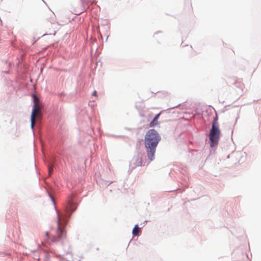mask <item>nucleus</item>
Wrapping results in <instances>:
<instances>
[{
  "label": "nucleus",
  "mask_w": 261,
  "mask_h": 261,
  "mask_svg": "<svg viewBox=\"0 0 261 261\" xmlns=\"http://www.w3.org/2000/svg\"><path fill=\"white\" fill-rule=\"evenodd\" d=\"M41 116V106L34 105L31 115V127L33 128L35 124L37 117Z\"/></svg>",
  "instance_id": "obj_5"
},
{
  "label": "nucleus",
  "mask_w": 261,
  "mask_h": 261,
  "mask_svg": "<svg viewBox=\"0 0 261 261\" xmlns=\"http://www.w3.org/2000/svg\"><path fill=\"white\" fill-rule=\"evenodd\" d=\"M52 170H53V167H49L48 168V172H49V174H50Z\"/></svg>",
  "instance_id": "obj_9"
},
{
  "label": "nucleus",
  "mask_w": 261,
  "mask_h": 261,
  "mask_svg": "<svg viewBox=\"0 0 261 261\" xmlns=\"http://www.w3.org/2000/svg\"><path fill=\"white\" fill-rule=\"evenodd\" d=\"M160 116V113L157 114L153 120L149 123V126L150 127H153L158 124V119L159 118V117Z\"/></svg>",
  "instance_id": "obj_6"
},
{
  "label": "nucleus",
  "mask_w": 261,
  "mask_h": 261,
  "mask_svg": "<svg viewBox=\"0 0 261 261\" xmlns=\"http://www.w3.org/2000/svg\"><path fill=\"white\" fill-rule=\"evenodd\" d=\"M141 165V162L140 161H139V163L138 164V166H140Z\"/></svg>",
  "instance_id": "obj_11"
},
{
  "label": "nucleus",
  "mask_w": 261,
  "mask_h": 261,
  "mask_svg": "<svg viewBox=\"0 0 261 261\" xmlns=\"http://www.w3.org/2000/svg\"><path fill=\"white\" fill-rule=\"evenodd\" d=\"M34 105L40 106L39 99L35 95L33 96Z\"/></svg>",
  "instance_id": "obj_8"
},
{
  "label": "nucleus",
  "mask_w": 261,
  "mask_h": 261,
  "mask_svg": "<svg viewBox=\"0 0 261 261\" xmlns=\"http://www.w3.org/2000/svg\"><path fill=\"white\" fill-rule=\"evenodd\" d=\"M92 95L93 96H97V94H96V91H94L92 93Z\"/></svg>",
  "instance_id": "obj_10"
},
{
  "label": "nucleus",
  "mask_w": 261,
  "mask_h": 261,
  "mask_svg": "<svg viewBox=\"0 0 261 261\" xmlns=\"http://www.w3.org/2000/svg\"><path fill=\"white\" fill-rule=\"evenodd\" d=\"M217 120L218 118L216 116L215 117L212 123V128L210 132L209 137L211 141L210 146L212 147L217 145L221 134Z\"/></svg>",
  "instance_id": "obj_3"
},
{
  "label": "nucleus",
  "mask_w": 261,
  "mask_h": 261,
  "mask_svg": "<svg viewBox=\"0 0 261 261\" xmlns=\"http://www.w3.org/2000/svg\"><path fill=\"white\" fill-rule=\"evenodd\" d=\"M160 140L161 137L154 129H150L146 132L144 138V145L147 157L150 161L154 160L156 147Z\"/></svg>",
  "instance_id": "obj_1"
},
{
  "label": "nucleus",
  "mask_w": 261,
  "mask_h": 261,
  "mask_svg": "<svg viewBox=\"0 0 261 261\" xmlns=\"http://www.w3.org/2000/svg\"><path fill=\"white\" fill-rule=\"evenodd\" d=\"M89 4L91 5L95 4L96 2L95 1L92 0H80V3L79 6L80 10H74V13L76 15L81 14L88 8Z\"/></svg>",
  "instance_id": "obj_4"
},
{
  "label": "nucleus",
  "mask_w": 261,
  "mask_h": 261,
  "mask_svg": "<svg viewBox=\"0 0 261 261\" xmlns=\"http://www.w3.org/2000/svg\"><path fill=\"white\" fill-rule=\"evenodd\" d=\"M140 232H141L140 228L139 227L138 225V224L135 225L133 229V231H132V233H133V236H137L139 235V233Z\"/></svg>",
  "instance_id": "obj_7"
},
{
  "label": "nucleus",
  "mask_w": 261,
  "mask_h": 261,
  "mask_svg": "<svg viewBox=\"0 0 261 261\" xmlns=\"http://www.w3.org/2000/svg\"><path fill=\"white\" fill-rule=\"evenodd\" d=\"M45 238L43 245L47 244L59 243L66 238V231L61 222V219L59 215H58L57 227L54 228H51L49 231L46 232Z\"/></svg>",
  "instance_id": "obj_2"
}]
</instances>
